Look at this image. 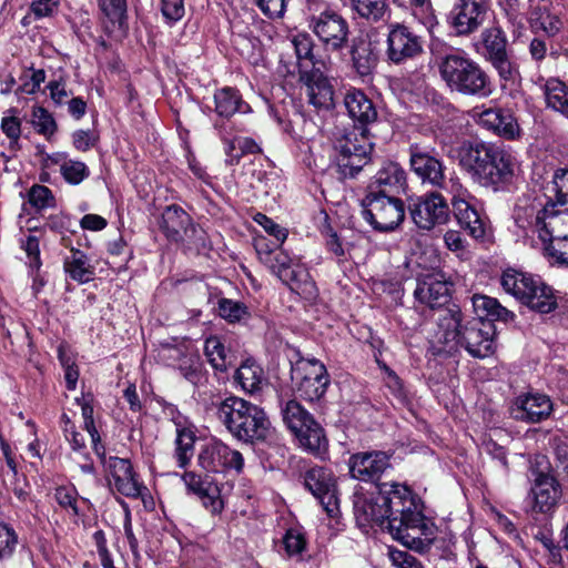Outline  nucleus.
Returning a JSON list of instances; mask_svg holds the SVG:
<instances>
[{"label": "nucleus", "mask_w": 568, "mask_h": 568, "mask_svg": "<svg viewBox=\"0 0 568 568\" xmlns=\"http://www.w3.org/2000/svg\"><path fill=\"white\" fill-rule=\"evenodd\" d=\"M357 488L353 496L355 518L359 526L386 527L394 539L418 552L427 551L437 535L434 521L423 514L420 499L406 485L382 483L376 496Z\"/></svg>", "instance_id": "1"}, {"label": "nucleus", "mask_w": 568, "mask_h": 568, "mask_svg": "<svg viewBox=\"0 0 568 568\" xmlns=\"http://www.w3.org/2000/svg\"><path fill=\"white\" fill-rule=\"evenodd\" d=\"M556 201H548L541 209L517 205L515 223L525 235L537 234L545 244L547 254L554 251L558 242L568 240V199L564 189L555 182Z\"/></svg>", "instance_id": "2"}, {"label": "nucleus", "mask_w": 568, "mask_h": 568, "mask_svg": "<svg viewBox=\"0 0 568 568\" xmlns=\"http://www.w3.org/2000/svg\"><path fill=\"white\" fill-rule=\"evenodd\" d=\"M460 165L475 182L494 191L511 183L517 166L510 154L489 143H475L464 149Z\"/></svg>", "instance_id": "3"}, {"label": "nucleus", "mask_w": 568, "mask_h": 568, "mask_svg": "<svg viewBox=\"0 0 568 568\" xmlns=\"http://www.w3.org/2000/svg\"><path fill=\"white\" fill-rule=\"evenodd\" d=\"M216 417L234 438L244 443L263 442L271 432L265 412L236 396H230L217 405Z\"/></svg>", "instance_id": "4"}, {"label": "nucleus", "mask_w": 568, "mask_h": 568, "mask_svg": "<svg viewBox=\"0 0 568 568\" xmlns=\"http://www.w3.org/2000/svg\"><path fill=\"white\" fill-rule=\"evenodd\" d=\"M438 69L442 80L452 92L479 99L488 98L494 92L489 75L465 52L444 55Z\"/></svg>", "instance_id": "5"}, {"label": "nucleus", "mask_w": 568, "mask_h": 568, "mask_svg": "<svg viewBox=\"0 0 568 568\" xmlns=\"http://www.w3.org/2000/svg\"><path fill=\"white\" fill-rule=\"evenodd\" d=\"M444 343L454 342L464 346L474 357L485 358L493 353L494 325L490 321L471 320L463 324L462 312L448 308L440 318Z\"/></svg>", "instance_id": "6"}, {"label": "nucleus", "mask_w": 568, "mask_h": 568, "mask_svg": "<svg viewBox=\"0 0 568 568\" xmlns=\"http://www.w3.org/2000/svg\"><path fill=\"white\" fill-rule=\"evenodd\" d=\"M334 150L341 175L344 179L354 178L367 163L372 143L364 130L337 131L334 133Z\"/></svg>", "instance_id": "7"}, {"label": "nucleus", "mask_w": 568, "mask_h": 568, "mask_svg": "<svg viewBox=\"0 0 568 568\" xmlns=\"http://www.w3.org/2000/svg\"><path fill=\"white\" fill-rule=\"evenodd\" d=\"M293 392L305 400H318L326 393L329 376L326 367L316 358L300 357L291 365Z\"/></svg>", "instance_id": "8"}, {"label": "nucleus", "mask_w": 568, "mask_h": 568, "mask_svg": "<svg viewBox=\"0 0 568 568\" xmlns=\"http://www.w3.org/2000/svg\"><path fill=\"white\" fill-rule=\"evenodd\" d=\"M282 416L284 423L304 449L311 453L325 450L327 440L323 428L298 402L295 399L288 400L282 408Z\"/></svg>", "instance_id": "9"}, {"label": "nucleus", "mask_w": 568, "mask_h": 568, "mask_svg": "<svg viewBox=\"0 0 568 568\" xmlns=\"http://www.w3.org/2000/svg\"><path fill=\"white\" fill-rule=\"evenodd\" d=\"M255 248L260 261L292 290H300L303 284H307L308 272L298 260L292 258L281 248H271L264 239L256 241Z\"/></svg>", "instance_id": "10"}, {"label": "nucleus", "mask_w": 568, "mask_h": 568, "mask_svg": "<svg viewBox=\"0 0 568 568\" xmlns=\"http://www.w3.org/2000/svg\"><path fill=\"white\" fill-rule=\"evenodd\" d=\"M364 219L378 231H393L405 217L403 200L394 194H384L383 191L367 193L363 201Z\"/></svg>", "instance_id": "11"}, {"label": "nucleus", "mask_w": 568, "mask_h": 568, "mask_svg": "<svg viewBox=\"0 0 568 568\" xmlns=\"http://www.w3.org/2000/svg\"><path fill=\"white\" fill-rule=\"evenodd\" d=\"M530 469L535 477L531 488L534 510L547 514L556 507L561 497L560 485L545 456H536Z\"/></svg>", "instance_id": "12"}, {"label": "nucleus", "mask_w": 568, "mask_h": 568, "mask_svg": "<svg viewBox=\"0 0 568 568\" xmlns=\"http://www.w3.org/2000/svg\"><path fill=\"white\" fill-rule=\"evenodd\" d=\"M197 465L206 473L223 474L234 470L242 473L244 467L243 455L222 443L212 439L202 445L197 455Z\"/></svg>", "instance_id": "13"}, {"label": "nucleus", "mask_w": 568, "mask_h": 568, "mask_svg": "<svg viewBox=\"0 0 568 568\" xmlns=\"http://www.w3.org/2000/svg\"><path fill=\"white\" fill-rule=\"evenodd\" d=\"M310 28L326 50L339 51L347 44L348 23L334 10L325 9L318 14H313L310 20Z\"/></svg>", "instance_id": "14"}, {"label": "nucleus", "mask_w": 568, "mask_h": 568, "mask_svg": "<svg viewBox=\"0 0 568 568\" xmlns=\"http://www.w3.org/2000/svg\"><path fill=\"white\" fill-rule=\"evenodd\" d=\"M409 152L410 168L424 184H430L432 186L446 191L448 194L450 193L452 184H462L457 176L445 178V166L434 154L418 145H412Z\"/></svg>", "instance_id": "15"}, {"label": "nucleus", "mask_w": 568, "mask_h": 568, "mask_svg": "<svg viewBox=\"0 0 568 568\" xmlns=\"http://www.w3.org/2000/svg\"><path fill=\"white\" fill-rule=\"evenodd\" d=\"M414 223L422 230L430 231L449 221L446 199L438 192H429L409 205Z\"/></svg>", "instance_id": "16"}, {"label": "nucleus", "mask_w": 568, "mask_h": 568, "mask_svg": "<svg viewBox=\"0 0 568 568\" xmlns=\"http://www.w3.org/2000/svg\"><path fill=\"white\" fill-rule=\"evenodd\" d=\"M450 286L446 275L439 270L419 274L414 292L416 301L429 308L445 306L450 298Z\"/></svg>", "instance_id": "17"}, {"label": "nucleus", "mask_w": 568, "mask_h": 568, "mask_svg": "<svg viewBox=\"0 0 568 568\" xmlns=\"http://www.w3.org/2000/svg\"><path fill=\"white\" fill-rule=\"evenodd\" d=\"M304 483L305 487L320 500L327 515L332 518L336 517L339 508L333 471L325 467H313L305 474Z\"/></svg>", "instance_id": "18"}, {"label": "nucleus", "mask_w": 568, "mask_h": 568, "mask_svg": "<svg viewBox=\"0 0 568 568\" xmlns=\"http://www.w3.org/2000/svg\"><path fill=\"white\" fill-rule=\"evenodd\" d=\"M452 205L459 225L476 240L484 239L486 225L478 211L471 204L473 196L463 184H452Z\"/></svg>", "instance_id": "19"}, {"label": "nucleus", "mask_w": 568, "mask_h": 568, "mask_svg": "<svg viewBox=\"0 0 568 568\" xmlns=\"http://www.w3.org/2000/svg\"><path fill=\"white\" fill-rule=\"evenodd\" d=\"M422 51L420 37L410 31L407 26L398 22L388 24L386 53L392 62L403 63L417 57Z\"/></svg>", "instance_id": "20"}, {"label": "nucleus", "mask_w": 568, "mask_h": 568, "mask_svg": "<svg viewBox=\"0 0 568 568\" xmlns=\"http://www.w3.org/2000/svg\"><path fill=\"white\" fill-rule=\"evenodd\" d=\"M108 473L110 486L129 498L142 496L145 487L136 479L129 459L116 456L99 457Z\"/></svg>", "instance_id": "21"}, {"label": "nucleus", "mask_w": 568, "mask_h": 568, "mask_svg": "<svg viewBox=\"0 0 568 568\" xmlns=\"http://www.w3.org/2000/svg\"><path fill=\"white\" fill-rule=\"evenodd\" d=\"M389 467V455L381 450L359 452L348 459L351 477L365 483H377Z\"/></svg>", "instance_id": "22"}, {"label": "nucleus", "mask_w": 568, "mask_h": 568, "mask_svg": "<svg viewBox=\"0 0 568 568\" xmlns=\"http://www.w3.org/2000/svg\"><path fill=\"white\" fill-rule=\"evenodd\" d=\"M551 412L552 403L549 396L541 393L520 395L511 406L513 417L527 423H540L548 418Z\"/></svg>", "instance_id": "23"}, {"label": "nucleus", "mask_w": 568, "mask_h": 568, "mask_svg": "<svg viewBox=\"0 0 568 568\" xmlns=\"http://www.w3.org/2000/svg\"><path fill=\"white\" fill-rule=\"evenodd\" d=\"M489 0H459L455 6L453 24L462 34L476 31L486 20Z\"/></svg>", "instance_id": "24"}, {"label": "nucleus", "mask_w": 568, "mask_h": 568, "mask_svg": "<svg viewBox=\"0 0 568 568\" xmlns=\"http://www.w3.org/2000/svg\"><path fill=\"white\" fill-rule=\"evenodd\" d=\"M470 115L480 126L501 138L514 139L518 134L519 128L516 120L503 109L489 108L481 110L480 108H474Z\"/></svg>", "instance_id": "25"}, {"label": "nucleus", "mask_w": 568, "mask_h": 568, "mask_svg": "<svg viewBox=\"0 0 568 568\" xmlns=\"http://www.w3.org/2000/svg\"><path fill=\"white\" fill-rule=\"evenodd\" d=\"M344 105L348 116L361 126L377 120V110L373 101L359 89L351 88L345 92Z\"/></svg>", "instance_id": "26"}, {"label": "nucleus", "mask_w": 568, "mask_h": 568, "mask_svg": "<svg viewBox=\"0 0 568 568\" xmlns=\"http://www.w3.org/2000/svg\"><path fill=\"white\" fill-rule=\"evenodd\" d=\"M406 173L395 162L385 163L375 174L373 182L368 186V193L383 191L384 194H398L405 190Z\"/></svg>", "instance_id": "27"}, {"label": "nucleus", "mask_w": 568, "mask_h": 568, "mask_svg": "<svg viewBox=\"0 0 568 568\" xmlns=\"http://www.w3.org/2000/svg\"><path fill=\"white\" fill-rule=\"evenodd\" d=\"M528 20L534 32H544L548 37L556 36L562 22L557 13L551 11L550 1L528 3Z\"/></svg>", "instance_id": "28"}, {"label": "nucleus", "mask_w": 568, "mask_h": 568, "mask_svg": "<svg viewBox=\"0 0 568 568\" xmlns=\"http://www.w3.org/2000/svg\"><path fill=\"white\" fill-rule=\"evenodd\" d=\"M352 63L355 72L366 79L377 67L378 54L376 47L367 39H355L351 50Z\"/></svg>", "instance_id": "29"}, {"label": "nucleus", "mask_w": 568, "mask_h": 568, "mask_svg": "<svg viewBox=\"0 0 568 568\" xmlns=\"http://www.w3.org/2000/svg\"><path fill=\"white\" fill-rule=\"evenodd\" d=\"M520 303L541 314H547L557 306V301L551 287L537 277H532Z\"/></svg>", "instance_id": "30"}, {"label": "nucleus", "mask_w": 568, "mask_h": 568, "mask_svg": "<svg viewBox=\"0 0 568 568\" xmlns=\"http://www.w3.org/2000/svg\"><path fill=\"white\" fill-rule=\"evenodd\" d=\"M190 225V215L179 205H169L162 213L161 230L172 241L182 240Z\"/></svg>", "instance_id": "31"}, {"label": "nucleus", "mask_w": 568, "mask_h": 568, "mask_svg": "<svg viewBox=\"0 0 568 568\" xmlns=\"http://www.w3.org/2000/svg\"><path fill=\"white\" fill-rule=\"evenodd\" d=\"M47 163L59 165L63 179L73 185L80 184L90 174V170L84 162L69 159L65 152H55L48 155Z\"/></svg>", "instance_id": "32"}, {"label": "nucleus", "mask_w": 568, "mask_h": 568, "mask_svg": "<svg viewBox=\"0 0 568 568\" xmlns=\"http://www.w3.org/2000/svg\"><path fill=\"white\" fill-rule=\"evenodd\" d=\"M308 102L316 109L328 110L334 105V91L329 81L321 73H314L306 83Z\"/></svg>", "instance_id": "33"}, {"label": "nucleus", "mask_w": 568, "mask_h": 568, "mask_svg": "<svg viewBox=\"0 0 568 568\" xmlns=\"http://www.w3.org/2000/svg\"><path fill=\"white\" fill-rule=\"evenodd\" d=\"M215 112L223 118H230L236 112H247L250 106L242 100L239 91L233 88H223L214 94Z\"/></svg>", "instance_id": "34"}, {"label": "nucleus", "mask_w": 568, "mask_h": 568, "mask_svg": "<svg viewBox=\"0 0 568 568\" xmlns=\"http://www.w3.org/2000/svg\"><path fill=\"white\" fill-rule=\"evenodd\" d=\"M235 382L248 394H254L262 389L265 383V376L262 367L253 361H245L235 372Z\"/></svg>", "instance_id": "35"}, {"label": "nucleus", "mask_w": 568, "mask_h": 568, "mask_svg": "<svg viewBox=\"0 0 568 568\" xmlns=\"http://www.w3.org/2000/svg\"><path fill=\"white\" fill-rule=\"evenodd\" d=\"M65 273L79 283H88L94 276V268L90 265L88 256L80 250L72 248L64 258Z\"/></svg>", "instance_id": "36"}, {"label": "nucleus", "mask_w": 568, "mask_h": 568, "mask_svg": "<svg viewBox=\"0 0 568 568\" xmlns=\"http://www.w3.org/2000/svg\"><path fill=\"white\" fill-rule=\"evenodd\" d=\"M473 306L478 313V320L486 317V321H490V323L495 320L508 322L515 317L514 313L504 307L496 298L486 295H475Z\"/></svg>", "instance_id": "37"}, {"label": "nucleus", "mask_w": 568, "mask_h": 568, "mask_svg": "<svg viewBox=\"0 0 568 568\" xmlns=\"http://www.w3.org/2000/svg\"><path fill=\"white\" fill-rule=\"evenodd\" d=\"M545 101L548 108L568 118V87L558 79H549L544 87Z\"/></svg>", "instance_id": "38"}, {"label": "nucleus", "mask_w": 568, "mask_h": 568, "mask_svg": "<svg viewBox=\"0 0 568 568\" xmlns=\"http://www.w3.org/2000/svg\"><path fill=\"white\" fill-rule=\"evenodd\" d=\"M532 275L516 270H506L500 278L504 291L520 302L528 290Z\"/></svg>", "instance_id": "39"}, {"label": "nucleus", "mask_w": 568, "mask_h": 568, "mask_svg": "<svg viewBox=\"0 0 568 568\" xmlns=\"http://www.w3.org/2000/svg\"><path fill=\"white\" fill-rule=\"evenodd\" d=\"M195 434L191 428H178L175 457L181 468L189 465L194 452Z\"/></svg>", "instance_id": "40"}, {"label": "nucleus", "mask_w": 568, "mask_h": 568, "mask_svg": "<svg viewBox=\"0 0 568 568\" xmlns=\"http://www.w3.org/2000/svg\"><path fill=\"white\" fill-rule=\"evenodd\" d=\"M353 10L369 21H379L388 12L387 0H352Z\"/></svg>", "instance_id": "41"}, {"label": "nucleus", "mask_w": 568, "mask_h": 568, "mask_svg": "<svg viewBox=\"0 0 568 568\" xmlns=\"http://www.w3.org/2000/svg\"><path fill=\"white\" fill-rule=\"evenodd\" d=\"M31 124L36 132L50 141L58 131V124L53 115L43 106H33Z\"/></svg>", "instance_id": "42"}, {"label": "nucleus", "mask_w": 568, "mask_h": 568, "mask_svg": "<svg viewBox=\"0 0 568 568\" xmlns=\"http://www.w3.org/2000/svg\"><path fill=\"white\" fill-rule=\"evenodd\" d=\"M204 353L212 367L216 371L225 372L231 364L229 361V354L223 343L216 336L206 338L204 344Z\"/></svg>", "instance_id": "43"}, {"label": "nucleus", "mask_w": 568, "mask_h": 568, "mask_svg": "<svg viewBox=\"0 0 568 568\" xmlns=\"http://www.w3.org/2000/svg\"><path fill=\"white\" fill-rule=\"evenodd\" d=\"M261 152L258 144L251 138L239 136L229 142L226 149V163L235 165L244 154Z\"/></svg>", "instance_id": "44"}, {"label": "nucleus", "mask_w": 568, "mask_h": 568, "mask_svg": "<svg viewBox=\"0 0 568 568\" xmlns=\"http://www.w3.org/2000/svg\"><path fill=\"white\" fill-rule=\"evenodd\" d=\"M77 403L81 406L83 427L91 437L94 453L98 455V457H104V446L101 443L100 434L94 424L93 406L84 398H77Z\"/></svg>", "instance_id": "45"}, {"label": "nucleus", "mask_w": 568, "mask_h": 568, "mask_svg": "<svg viewBox=\"0 0 568 568\" xmlns=\"http://www.w3.org/2000/svg\"><path fill=\"white\" fill-rule=\"evenodd\" d=\"M481 39L487 59L506 52L507 40L500 28L486 29L481 33Z\"/></svg>", "instance_id": "46"}, {"label": "nucleus", "mask_w": 568, "mask_h": 568, "mask_svg": "<svg viewBox=\"0 0 568 568\" xmlns=\"http://www.w3.org/2000/svg\"><path fill=\"white\" fill-rule=\"evenodd\" d=\"M284 554L292 557H301L302 552L306 548V539L303 531L300 528H288L281 539Z\"/></svg>", "instance_id": "47"}, {"label": "nucleus", "mask_w": 568, "mask_h": 568, "mask_svg": "<svg viewBox=\"0 0 568 568\" xmlns=\"http://www.w3.org/2000/svg\"><path fill=\"white\" fill-rule=\"evenodd\" d=\"M291 43L301 69H307L308 64H313V41L308 34L298 33L293 37Z\"/></svg>", "instance_id": "48"}, {"label": "nucleus", "mask_w": 568, "mask_h": 568, "mask_svg": "<svg viewBox=\"0 0 568 568\" xmlns=\"http://www.w3.org/2000/svg\"><path fill=\"white\" fill-rule=\"evenodd\" d=\"M28 202L37 211L54 206V196L44 185L36 184L28 192Z\"/></svg>", "instance_id": "49"}, {"label": "nucleus", "mask_w": 568, "mask_h": 568, "mask_svg": "<svg viewBox=\"0 0 568 568\" xmlns=\"http://www.w3.org/2000/svg\"><path fill=\"white\" fill-rule=\"evenodd\" d=\"M54 498L62 508L70 511L73 516L80 515V508L78 506V493L75 488L60 486L55 489Z\"/></svg>", "instance_id": "50"}, {"label": "nucleus", "mask_w": 568, "mask_h": 568, "mask_svg": "<svg viewBox=\"0 0 568 568\" xmlns=\"http://www.w3.org/2000/svg\"><path fill=\"white\" fill-rule=\"evenodd\" d=\"M219 314L226 321L233 323L241 321L247 315V307L240 302L222 298L219 302Z\"/></svg>", "instance_id": "51"}, {"label": "nucleus", "mask_w": 568, "mask_h": 568, "mask_svg": "<svg viewBox=\"0 0 568 568\" xmlns=\"http://www.w3.org/2000/svg\"><path fill=\"white\" fill-rule=\"evenodd\" d=\"M18 544V536L13 528L0 524V558L10 557Z\"/></svg>", "instance_id": "52"}, {"label": "nucleus", "mask_w": 568, "mask_h": 568, "mask_svg": "<svg viewBox=\"0 0 568 568\" xmlns=\"http://www.w3.org/2000/svg\"><path fill=\"white\" fill-rule=\"evenodd\" d=\"M203 506L212 514H217L223 509V500L216 486L209 484L204 491L197 496Z\"/></svg>", "instance_id": "53"}, {"label": "nucleus", "mask_w": 568, "mask_h": 568, "mask_svg": "<svg viewBox=\"0 0 568 568\" xmlns=\"http://www.w3.org/2000/svg\"><path fill=\"white\" fill-rule=\"evenodd\" d=\"M99 135L92 130H77L72 133V144L80 152H87L95 146Z\"/></svg>", "instance_id": "54"}, {"label": "nucleus", "mask_w": 568, "mask_h": 568, "mask_svg": "<svg viewBox=\"0 0 568 568\" xmlns=\"http://www.w3.org/2000/svg\"><path fill=\"white\" fill-rule=\"evenodd\" d=\"M255 222H257L266 233L274 236L277 242V246L282 245L287 237V231L275 223L272 219L267 217L264 214L258 213L255 216Z\"/></svg>", "instance_id": "55"}, {"label": "nucleus", "mask_w": 568, "mask_h": 568, "mask_svg": "<svg viewBox=\"0 0 568 568\" xmlns=\"http://www.w3.org/2000/svg\"><path fill=\"white\" fill-rule=\"evenodd\" d=\"M389 559L396 568H423L415 556L404 550L390 549Z\"/></svg>", "instance_id": "56"}, {"label": "nucleus", "mask_w": 568, "mask_h": 568, "mask_svg": "<svg viewBox=\"0 0 568 568\" xmlns=\"http://www.w3.org/2000/svg\"><path fill=\"white\" fill-rule=\"evenodd\" d=\"M378 365H379L381 369H383V372L385 373L384 381H385L386 387L393 393V395L395 397H397L398 399H403L404 398V387H403V383H402L400 378L386 364L378 362Z\"/></svg>", "instance_id": "57"}, {"label": "nucleus", "mask_w": 568, "mask_h": 568, "mask_svg": "<svg viewBox=\"0 0 568 568\" xmlns=\"http://www.w3.org/2000/svg\"><path fill=\"white\" fill-rule=\"evenodd\" d=\"M100 7L112 21H121L126 11L125 0H100Z\"/></svg>", "instance_id": "58"}, {"label": "nucleus", "mask_w": 568, "mask_h": 568, "mask_svg": "<svg viewBox=\"0 0 568 568\" xmlns=\"http://www.w3.org/2000/svg\"><path fill=\"white\" fill-rule=\"evenodd\" d=\"M23 83L19 87L18 91L26 94H33L40 85L45 81V72L42 69L33 70L31 74L24 75Z\"/></svg>", "instance_id": "59"}, {"label": "nucleus", "mask_w": 568, "mask_h": 568, "mask_svg": "<svg viewBox=\"0 0 568 568\" xmlns=\"http://www.w3.org/2000/svg\"><path fill=\"white\" fill-rule=\"evenodd\" d=\"M181 374L185 379L192 384H197L202 377L201 363L196 357L186 358L179 367Z\"/></svg>", "instance_id": "60"}, {"label": "nucleus", "mask_w": 568, "mask_h": 568, "mask_svg": "<svg viewBox=\"0 0 568 568\" xmlns=\"http://www.w3.org/2000/svg\"><path fill=\"white\" fill-rule=\"evenodd\" d=\"M183 0H162V13L170 22H176L184 16Z\"/></svg>", "instance_id": "61"}, {"label": "nucleus", "mask_w": 568, "mask_h": 568, "mask_svg": "<svg viewBox=\"0 0 568 568\" xmlns=\"http://www.w3.org/2000/svg\"><path fill=\"white\" fill-rule=\"evenodd\" d=\"M50 92V98L57 106L63 105L69 100L71 92L65 88V82L60 80L50 81L47 85Z\"/></svg>", "instance_id": "62"}, {"label": "nucleus", "mask_w": 568, "mask_h": 568, "mask_svg": "<svg viewBox=\"0 0 568 568\" xmlns=\"http://www.w3.org/2000/svg\"><path fill=\"white\" fill-rule=\"evenodd\" d=\"M1 129L12 144L17 143L21 135V121L16 115L3 116Z\"/></svg>", "instance_id": "63"}, {"label": "nucleus", "mask_w": 568, "mask_h": 568, "mask_svg": "<svg viewBox=\"0 0 568 568\" xmlns=\"http://www.w3.org/2000/svg\"><path fill=\"white\" fill-rule=\"evenodd\" d=\"M59 6L57 0H33L30 4V11L36 19L50 17Z\"/></svg>", "instance_id": "64"}]
</instances>
